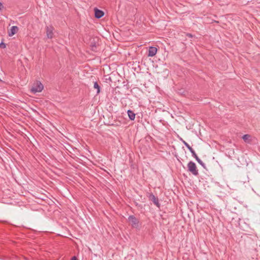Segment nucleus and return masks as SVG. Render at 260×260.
<instances>
[{
    "label": "nucleus",
    "instance_id": "obj_8",
    "mask_svg": "<svg viewBox=\"0 0 260 260\" xmlns=\"http://www.w3.org/2000/svg\"><path fill=\"white\" fill-rule=\"evenodd\" d=\"M157 49L155 47L151 46L148 49V56L153 57L156 54Z\"/></svg>",
    "mask_w": 260,
    "mask_h": 260
},
{
    "label": "nucleus",
    "instance_id": "obj_16",
    "mask_svg": "<svg viewBox=\"0 0 260 260\" xmlns=\"http://www.w3.org/2000/svg\"><path fill=\"white\" fill-rule=\"evenodd\" d=\"M186 36L189 38H192L193 37L192 35L190 33H186Z\"/></svg>",
    "mask_w": 260,
    "mask_h": 260
},
{
    "label": "nucleus",
    "instance_id": "obj_6",
    "mask_svg": "<svg viewBox=\"0 0 260 260\" xmlns=\"http://www.w3.org/2000/svg\"><path fill=\"white\" fill-rule=\"evenodd\" d=\"M54 28L52 26H47L46 27V34L48 39H52L53 37V31Z\"/></svg>",
    "mask_w": 260,
    "mask_h": 260
},
{
    "label": "nucleus",
    "instance_id": "obj_4",
    "mask_svg": "<svg viewBox=\"0 0 260 260\" xmlns=\"http://www.w3.org/2000/svg\"><path fill=\"white\" fill-rule=\"evenodd\" d=\"M43 88V84L40 81H37L36 84L31 88V91L34 93L40 92L42 91Z\"/></svg>",
    "mask_w": 260,
    "mask_h": 260
},
{
    "label": "nucleus",
    "instance_id": "obj_11",
    "mask_svg": "<svg viewBox=\"0 0 260 260\" xmlns=\"http://www.w3.org/2000/svg\"><path fill=\"white\" fill-rule=\"evenodd\" d=\"M128 118L131 120H134L135 118L136 114L135 113L131 110H128L127 112Z\"/></svg>",
    "mask_w": 260,
    "mask_h": 260
},
{
    "label": "nucleus",
    "instance_id": "obj_14",
    "mask_svg": "<svg viewBox=\"0 0 260 260\" xmlns=\"http://www.w3.org/2000/svg\"><path fill=\"white\" fill-rule=\"evenodd\" d=\"M192 156L196 159V160L198 162L199 164H200V165L202 164L203 161L199 158L196 153Z\"/></svg>",
    "mask_w": 260,
    "mask_h": 260
},
{
    "label": "nucleus",
    "instance_id": "obj_1",
    "mask_svg": "<svg viewBox=\"0 0 260 260\" xmlns=\"http://www.w3.org/2000/svg\"><path fill=\"white\" fill-rule=\"evenodd\" d=\"M187 167L188 171L191 172L193 175L198 176L199 175L198 170L194 162L190 161L187 164Z\"/></svg>",
    "mask_w": 260,
    "mask_h": 260
},
{
    "label": "nucleus",
    "instance_id": "obj_5",
    "mask_svg": "<svg viewBox=\"0 0 260 260\" xmlns=\"http://www.w3.org/2000/svg\"><path fill=\"white\" fill-rule=\"evenodd\" d=\"M98 39L97 38H93L90 41V47L91 50L93 51H97V46H98Z\"/></svg>",
    "mask_w": 260,
    "mask_h": 260
},
{
    "label": "nucleus",
    "instance_id": "obj_3",
    "mask_svg": "<svg viewBox=\"0 0 260 260\" xmlns=\"http://www.w3.org/2000/svg\"><path fill=\"white\" fill-rule=\"evenodd\" d=\"M147 197L149 200L152 201L153 204L158 208H159L160 204L159 203L158 198L156 197L152 193H147Z\"/></svg>",
    "mask_w": 260,
    "mask_h": 260
},
{
    "label": "nucleus",
    "instance_id": "obj_9",
    "mask_svg": "<svg viewBox=\"0 0 260 260\" xmlns=\"http://www.w3.org/2000/svg\"><path fill=\"white\" fill-rule=\"evenodd\" d=\"M18 30V27L17 26H13L11 27L10 31L9 32V36H12L14 35Z\"/></svg>",
    "mask_w": 260,
    "mask_h": 260
},
{
    "label": "nucleus",
    "instance_id": "obj_17",
    "mask_svg": "<svg viewBox=\"0 0 260 260\" xmlns=\"http://www.w3.org/2000/svg\"><path fill=\"white\" fill-rule=\"evenodd\" d=\"M4 8V6L2 3L0 2V11H1Z\"/></svg>",
    "mask_w": 260,
    "mask_h": 260
},
{
    "label": "nucleus",
    "instance_id": "obj_12",
    "mask_svg": "<svg viewBox=\"0 0 260 260\" xmlns=\"http://www.w3.org/2000/svg\"><path fill=\"white\" fill-rule=\"evenodd\" d=\"M93 87L97 89L96 94H99L101 91V87L96 81L94 82Z\"/></svg>",
    "mask_w": 260,
    "mask_h": 260
},
{
    "label": "nucleus",
    "instance_id": "obj_13",
    "mask_svg": "<svg viewBox=\"0 0 260 260\" xmlns=\"http://www.w3.org/2000/svg\"><path fill=\"white\" fill-rule=\"evenodd\" d=\"M250 135H248V134H245V135H244L242 137V139H243V140L246 142H248V143H249V142L248 141L249 138H250Z\"/></svg>",
    "mask_w": 260,
    "mask_h": 260
},
{
    "label": "nucleus",
    "instance_id": "obj_15",
    "mask_svg": "<svg viewBox=\"0 0 260 260\" xmlns=\"http://www.w3.org/2000/svg\"><path fill=\"white\" fill-rule=\"evenodd\" d=\"M6 47V45L4 42H2L0 43V48H5Z\"/></svg>",
    "mask_w": 260,
    "mask_h": 260
},
{
    "label": "nucleus",
    "instance_id": "obj_18",
    "mask_svg": "<svg viewBox=\"0 0 260 260\" xmlns=\"http://www.w3.org/2000/svg\"><path fill=\"white\" fill-rule=\"evenodd\" d=\"M71 260H78V259L75 256H74L72 258Z\"/></svg>",
    "mask_w": 260,
    "mask_h": 260
},
{
    "label": "nucleus",
    "instance_id": "obj_7",
    "mask_svg": "<svg viewBox=\"0 0 260 260\" xmlns=\"http://www.w3.org/2000/svg\"><path fill=\"white\" fill-rule=\"evenodd\" d=\"M94 17L96 18L100 19L104 15V12L102 10H100L97 8H95L94 9Z\"/></svg>",
    "mask_w": 260,
    "mask_h": 260
},
{
    "label": "nucleus",
    "instance_id": "obj_19",
    "mask_svg": "<svg viewBox=\"0 0 260 260\" xmlns=\"http://www.w3.org/2000/svg\"><path fill=\"white\" fill-rule=\"evenodd\" d=\"M201 165L204 168H206L205 167V164L203 162L202 163V164H201Z\"/></svg>",
    "mask_w": 260,
    "mask_h": 260
},
{
    "label": "nucleus",
    "instance_id": "obj_10",
    "mask_svg": "<svg viewBox=\"0 0 260 260\" xmlns=\"http://www.w3.org/2000/svg\"><path fill=\"white\" fill-rule=\"evenodd\" d=\"M182 142L184 144V145L188 149L189 151L191 152L192 156L196 154L195 151L194 150L189 146V145L185 141L182 140Z\"/></svg>",
    "mask_w": 260,
    "mask_h": 260
},
{
    "label": "nucleus",
    "instance_id": "obj_2",
    "mask_svg": "<svg viewBox=\"0 0 260 260\" xmlns=\"http://www.w3.org/2000/svg\"><path fill=\"white\" fill-rule=\"evenodd\" d=\"M128 221L134 228H137L139 226V221L134 215L129 216Z\"/></svg>",
    "mask_w": 260,
    "mask_h": 260
}]
</instances>
